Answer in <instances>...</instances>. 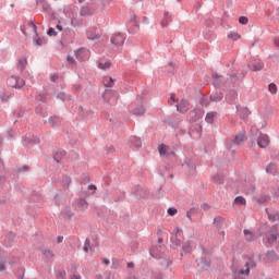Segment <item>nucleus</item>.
<instances>
[{
    "label": "nucleus",
    "instance_id": "e433bc0d",
    "mask_svg": "<svg viewBox=\"0 0 279 279\" xmlns=\"http://www.w3.org/2000/svg\"><path fill=\"white\" fill-rule=\"evenodd\" d=\"M78 207L81 208V210L88 209V202H86V199L84 198H81L78 202Z\"/></svg>",
    "mask_w": 279,
    "mask_h": 279
},
{
    "label": "nucleus",
    "instance_id": "4d7b16f0",
    "mask_svg": "<svg viewBox=\"0 0 279 279\" xmlns=\"http://www.w3.org/2000/svg\"><path fill=\"white\" fill-rule=\"evenodd\" d=\"M47 34H48V36H58V32H56V28H53V27H50L47 31Z\"/></svg>",
    "mask_w": 279,
    "mask_h": 279
},
{
    "label": "nucleus",
    "instance_id": "c85d7f7f",
    "mask_svg": "<svg viewBox=\"0 0 279 279\" xmlns=\"http://www.w3.org/2000/svg\"><path fill=\"white\" fill-rule=\"evenodd\" d=\"M8 264V258L5 255L0 253V271H5V265Z\"/></svg>",
    "mask_w": 279,
    "mask_h": 279
},
{
    "label": "nucleus",
    "instance_id": "c756f323",
    "mask_svg": "<svg viewBox=\"0 0 279 279\" xmlns=\"http://www.w3.org/2000/svg\"><path fill=\"white\" fill-rule=\"evenodd\" d=\"M133 114L135 117H143V114H145V107H143V105H141L140 107L135 108L133 110Z\"/></svg>",
    "mask_w": 279,
    "mask_h": 279
},
{
    "label": "nucleus",
    "instance_id": "72a5a7b5",
    "mask_svg": "<svg viewBox=\"0 0 279 279\" xmlns=\"http://www.w3.org/2000/svg\"><path fill=\"white\" fill-rule=\"evenodd\" d=\"M234 204H236L238 206H245V204H246L245 197H243V196L235 197Z\"/></svg>",
    "mask_w": 279,
    "mask_h": 279
},
{
    "label": "nucleus",
    "instance_id": "a211bd4d",
    "mask_svg": "<svg viewBox=\"0 0 279 279\" xmlns=\"http://www.w3.org/2000/svg\"><path fill=\"white\" fill-rule=\"evenodd\" d=\"M244 236H245V241H248V243H252V241H254L256 239V235L254 234V232L244 229L243 230Z\"/></svg>",
    "mask_w": 279,
    "mask_h": 279
},
{
    "label": "nucleus",
    "instance_id": "37998d69",
    "mask_svg": "<svg viewBox=\"0 0 279 279\" xmlns=\"http://www.w3.org/2000/svg\"><path fill=\"white\" fill-rule=\"evenodd\" d=\"M19 76H11L8 78V84L9 86H11V88H14V86L16 85Z\"/></svg>",
    "mask_w": 279,
    "mask_h": 279
},
{
    "label": "nucleus",
    "instance_id": "58836bf2",
    "mask_svg": "<svg viewBox=\"0 0 279 279\" xmlns=\"http://www.w3.org/2000/svg\"><path fill=\"white\" fill-rule=\"evenodd\" d=\"M36 114H40V117H47V111L43 109L41 106H37L35 109Z\"/></svg>",
    "mask_w": 279,
    "mask_h": 279
},
{
    "label": "nucleus",
    "instance_id": "a19ab883",
    "mask_svg": "<svg viewBox=\"0 0 279 279\" xmlns=\"http://www.w3.org/2000/svg\"><path fill=\"white\" fill-rule=\"evenodd\" d=\"M47 260H53V253L49 250L41 251Z\"/></svg>",
    "mask_w": 279,
    "mask_h": 279
},
{
    "label": "nucleus",
    "instance_id": "ddd939ff",
    "mask_svg": "<svg viewBox=\"0 0 279 279\" xmlns=\"http://www.w3.org/2000/svg\"><path fill=\"white\" fill-rule=\"evenodd\" d=\"M66 156V151L63 149H57L52 153V158L56 162H60Z\"/></svg>",
    "mask_w": 279,
    "mask_h": 279
},
{
    "label": "nucleus",
    "instance_id": "412c9836",
    "mask_svg": "<svg viewBox=\"0 0 279 279\" xmlns=\"http://www.w3.org/2000/svg\"><path fill=\"white\" fill-rule=\"evenodd\" d=\"M215 117H217V112L216 111L208 112L206 114V117H205L206 123H209V124L215 123Z\"/></svg>",
    "mask_w": 279,
    "mask_h": 279
},
{
    "label": "nucleus",
    "instance_id": "603ef678",
    "mask_svg": "<svg viewBox=\"0 0 279 279\" xmlns=\"http://www.w3.org/2000/svg\"><path fill=\"white\" fill-rule=\"evenodd\" d=\"M89 250H93V248L90 247V240L86 239L85 242H84L83 251H84V252H88Z\"/></svg>",
    "mask_w": 279,
    "mask_h": 279
},
{
    "label": "nucleus",
    "instance_id": "09e8293b",
    "mask_svg": "<svg viewBox=\"0 0 279 279\" xmlns=\"http://www.w3.org/2000/svg\"><path fill=\"white\" fill-rule=\"evenodd\" d=\"M268 260H278V255H276V252L271 251L267 253Z\"/></svg>",
    "mask_w": 279,
    "mask_h": 279
},
{
    "label": "nucleus",
    "instance_id": "49530a36",
    "mask_svg": "<svg viewBox=\"0 0 279 279\" xmlns=\"http://www.w3.org/2000/svg\"><path fill=\"white\" fill-rule=\"evenodd\" d=\"M71 25H72V27H80V25H82V20H80L77 17H72Z\"/></svg>",
    "mask_w": 279,
    "mask_h": 279
},
{
    "label": "nucleus",
    "instance_id": "3c124183",
    "mask_svg": "<svg viewBox=\"0 0 279 279\" xmlns=\"http://www.w3.org/2000/svg\"><path fill=\"white\" fill-rule=\"evenodd\" d=\"M57 279H66V271L59 270L56 272Z\"/></svg>",
    "mask_w": 279,
    "mask_h": 279
},
{
    "label": "nucleus",
    "instance_id": "bf43d9fd",
    "mask_svg": "<svg viewBox=\"0 0 279 279\" xmlns=\"http://www.w3.org/2000/svg\"><path fill=\"white\" fill-rule=\"evenodd\" d=\"M171 242L174 243L175 245H180V240H178L177 233L171 236Z\"/></svg>",
    "mask_w": 279,
    "mask_h": 279
},
{
    "label": "nucleus",
    "instance_id": "393cba45",
    "mask_svg": "<svg viewBox=\"0 0 279 279\" xmlns=\"http://www.w3.org/2000/svg\"><path fill=\"white\" fill-rule=\"evenodd\" d=\"M131 145L140 149V147H143V142H141L140 137L133 136L131 137Z\"/></svg>",
    "mask_w": 279,
    "mask_h": 279
},
{
    "label": "nucleus",
    "instance_id": "a878e982",
    "mask_svg": "<svg viewBox=\"0 0 279 279\" xmlns=\"http://www.w3.org/2000/svg\"><path fill=\"white\" fill-rule=\"evenodd\" d=\"M236 110L238 112H241V114H243V119H245V117H250L251 114L250 109H247V107L236 106Z\"/></svg>",
    "mask_w": 279,
    "mask_h": 279
},
{
    "label": "nucleus",
    "instance_id": "6ab92c4d",
    "mask_svg": "<svg viewBox=\"0 0 279 279\" xmlns=\"http://www.w3.org/2000/svg\"><path fill=\"white\" fill-rule=\"evenodd\" d=\"M238 94L235 90H231L227 94L226 99L228 104H234V100L236 99Z\"/></svg>",
    "mask_w": 279,
    "mask_h": 279
},
{
    "label": "nucleus",
    "instance_id": "2f4dec72",
    "mask_svg": "<svg viewBox=\"0 0 279 279\" xmlns=\"http://www.w3.org/2000/svg\"><path fill=\"white\" fill-rule=\"evenodd\" d=\"M277 168H276V163L270 162L267 167H266V173H269L270 175H274V173H276Z\"/></svg>",
    "mask_w": 279,
    "mask_h": 279
},
{
    "label": "nucleus",
    "instance_id": "0eeeda50",
    "mask_svg": "<svg viewBox=\"0 0 279 279\" xmlns=\"http://www.w3.org/2000/svg\"><path fill=\"white\" fill-rule=\"evenodd\" d=\"M124 43L125 35L118 33L111 36V45H114V47H123Z\"/></svg>",
    "mask_w": 279,
    "mask_h": 279
},
{
    "label": "nucleus",
    "instance_id": "a18cd8bd",
    "mask_svg": "<svg viewBox=\"0 0 279 279\" xmlns=\"http://www.w3.org/2000/svg\"><path fill=\"white\" fill-rule=\"evenodd\" d=\"M23 86H25V80L17 76V81L14 85V88L19 89V88H23Z\"/></svg>",
    "mask_w": 279,
    "mask_h": 279
},
{
    "label": "nucleus",
    "instance_id": "c03bdc74",
    "mask_svg": "<svg viewBox=\"0 0 279 279\" xmlns=\"http://www.w3.org/2000/svg\"><path fill=\"white\" fill-rule=\"evenodd\" d=\"M220 77H221V75H219V74H214L213 75L215 88H219L221 86V83H219Z\"/></svg>",
    "mask_w": 279,
    "mask_h": 279
},
{
    "label": "nucleus",
    "instance_id": "6e6552de",
    "mask_svg": "<svg viewBox=\"0 0 279 279\" xmlns=\"http://www.w3.org/2000/svg\"><path fill=\"white\" fill-rule=\"evenodd\" d=\"M76 60H88L90 58V50L86 48H80L75 52Z\"/></svg>",
    "mask_w": 279,
    "mask_h": 279
},
{
    "label": "nucleus",
    "instance_id": "9d476101",
    "mask_svg": "<svg viewBox=\"0 0 279 279\" xmlns=\"http://www.w3.org/2000/svg\"><path fill=\"white\" fill-rule=\"evenodd\" d=\"M204 117V111L202 109H195L194 111L190 112V121L192 123L197 122L198 120L203 119Z\"/></svg>",
    "mask_w": 279,
    "mask_h": 279
},
{
    "label": "nucleus",
    "instance_id": "6e6d98bb",
    "mask_svg": "<svg viewBox=\"0 0 279 279\" xmlns=\"http://www.w3.org/2000/svg\"><path fill=\"white\" fill-rule=\"evenodd\" d=\"M168 215H170V217H174V215H178V209L173 207L168 208Z\"/></svg>",
    "mask_w": 279,
    "mask_h": 279
},
{
    "label": "nucleus",
    "instance_id": "4be33fe9",
    "mask_svg": "<svg viewBox=\"0 0 279 279\" xmlns=\"http://www.w3.org/2000/svg\"><path fill=\"white\" fill-rule=\"evenodd\" d=\"M171 23V14L169 12L163 13V20L161 21V27H167Z\"/></svg>",
    "mask_w": 279,
    "mask_h": 279
},
{
    "label": "nucleus",
    "instance_id": "4468645a",
    "mask_svg": "<svg viewBox=\"0 0 279 279\" xmlns=\"http://www.w3.org/2000/svg\"><path fill=\"white\" fill-rule=\"evenodd\" d=\"M178 112H181V114H184L185 112H189V101L182 99L179 105H177Z\"/></svg>",
    "mask_w": 279,
    "mask_h": 279
},
{
    "label": "nucleus",
    "instance_id": "f8f14e48",
    "mask_svg": "<svg viewBox=\"0 0 279 279\" xmlns=\"http://www.w3.org/2000/svg\"><path fill=\"white\" fill-rule=\"evenodd\" d=\"M34 34L33 43L36 47H43L44 45H47V39H45V37H39L38 32Z\"/></svg>",
    "mask_w": 279,
    "mask_h": 279
},
{
    "label": "nucleus",
    "instance_id": "cd10ccee",
    "mask_svg": "<svg viewBox=\"0 0 279 279\" xmlns=\"http://www.w3.org/2000/svg\"><path fill=\"white\" fill-rule=\"evenodd\" d=\"M26 66H27V58H21L17 63L19 71H25Z\"/></svg>",
    "mask_w": 279,
    "mask_h": 279
},
{
    "label": "nucleus",
    "instance_id": "69168bd1",
    "mask_svg": "<svg viewBox=\"0 0 279 279\" xmlns=\"http://www.w3.org/2000/svg\"><path fill=\"white\" fill-rule=\"evenodd\" d=\"M119 267V259L113 258L112 259V269H117Z\"/></svg>",
    "mask_w": 279,
    "mask_h": 279
},
{
    "label": "nucleus",
    "instance_id": "f257e3e1",
    "mask_svg": "<svg viewBox=\"0 0 279 279\" xmlns=\"http://www.w3.org/2000/svg\"><path fill=\"white\" fill-rule=\"evenodd\" d=\"M245 138V134L239 133L238 135H235L234 140H227L225 145L227 149L234 154V151H236V149L239 148V145H241V143H244Z\"/></svg>",
    "mask_w": 279,
    "mask_h": 279
},
{
    "label": "nucleus",
    "instance_id": "2eb2a0df",
    "mask_svg": "<svg viewBox=\"0 0 279 279\" xmlns=\"http://www.w3.org/2000/svg\"><path fill=\"white\" fill-rule=\"evenodd\" d=\"M61 186L66 191L71 186V177L62 174L61 177Z\"/></svg>",
    "mask_w": 279,
    "mask_h": 279
},
{
    "label": "nucleus",
    "instance_id": "13d9d810",
    "mask_svg": "<svg viewBox=\"0 0 279 279\" xmlns=\"http://www.w3.org/2000/svg\"><path fill=\"white\" fill-rule=\"evenodd\" d=\"M228 38H232V40H239V38H241V36H239V34H236V33H230L228 35Z\"/></svg>",
    "mask_w": 279,
    "mask_h": 279
},
{
    "label": "nucleus",
    "instance_id": "8fccbe9b",
    "mask_svg": "<svg viewBox=\"0 0 279 279\" xmlns=\"http://www.w3.org/2000/svg\"><path fill=\"white\" fill-rule=\"evenodd\" d=\"M258 204H265L266 202H269V196L263 194L257 198Z\"/></svg>",
    "mask_w": 279,
    "mask_h": 279
},
{
    "label": "nucleus",
    "instance_id": "79ce46f5",
    "mask_svg": "<svg viewBox=\"0 0 279 279\" xmlns=\"http://www.w3.org/2000/svg\"><path fill=\"white\" fill-rule=\"evenodd\" d=\"M81 16H90V8L89 7H82Z\"/></svg>",
    "mask_w": 279,
    "mask_h": 279
},
{
    "label": "nucleus",
    "instance_id": "f704fd0d",
    "mask_svg": "<svg viewBox=\"0 0 279 279\" xmlns=\"http://www.w3.org/2000/svg\"><path fill=\"white\" fill-rule=\"evenodd\" d=\"M198 267H201L202 269H208V267H210V260L204 262V259H199Z\"/></svg>",
    "mask_w": 279,
    "mask_h": 279
},
{
    "label": "nucleus",
    "instance_id": "ea45409f",
    "mask_svg": "<svg viewBox=\"0 0 279 279\" xmlns=\"http://www.w3.org/2000/svg\"><path fill=\"white\" fill-rule=\"evenodd\" d=\"M266 213L268 215V219H270V221H279V214H269V209H266Z\"/></svg>",
    "mask_w": 279,
    "mask_h": 279
},
{
    "label": "nucleus",
    "instance_id": "7ed1b4c3",
    "mask_svg": "<svg viewBox=\"0 0 279 279\" xmlns=\"http://www.w3.org/2000/svg\"><path fill=\"white\" fill-rule=\"evenodd\" d=\"M102 99L106 101V104H110L111 106H114L117 104V100L119 99V94L117 92L106 88L102 94Z\"/></svg>",
    "mask_w": 279,
    "mask_h": 279
},
{
    "label": "nucleus",
    "instance_id": "774afa93",
    "mask_svg": "<svg viewBox=\"0 0 279 279\" xmlns=\"http://www.w3.org/2000/svg\"><path fill=\"white\" fill-rule=\"evenodd\" d=\"M70 279H82V276L72 274V275L70 276Z\"/></svg>",
    "mask_w": 279,
    "mask_h": 279
},
{
    "label": "nucleus",
    "instance_id": "473e14b6",
    "mask_svg": "<svg viewBox=\"0 0 279 279\" xmlns=\"http://www.w3.org/2000/svg\"><path fill=\"white\" fill-rule=\"evenodd\" d=\"M221 99H223V94L221 93H216L210 96V101H215L216 104L221 101Z\"/></svg>",
    "mask_w": 279,
    "mask_h": 279
},
{
    "label": "nucleus",
    "instance_id": "dca6fc26",
    "mask_svg": "<svg viewBox=\"0 0 279 279\" xmlns=\"http://www.w3.org/2000/svg\"><path fill=\"white\" fill-rule=\"evenodd\" d=\"M49 123L52 125V128H60V123H62V120L58 116H53L49 118Z\"/></svg>",
    "mask_w": 279,
    "mask_h": 279
},
{
    "label": "nucleus",
    "instance_id": "338daca9",
    "mask_svg": "<svg viewBox=\"0 0 279 279\" xmlns=\"http://www.w3.org/2000/svg\"><path fill=\"white\" fill-rule=\"evenodd\" d=\"M66 60L70 64H75V59H73V57L68 56Z\"/></svg>",
    "mask_w": 279,
    "mask_h": 279
},
{
    "label": "nucleus",
    "instance_id": "20e7f679",
    "mask_svg": "<svg viewBox=\"0 0 279 279\" xmlns=\"http://www.w3.org/2000/svg\"><path fill=\"white\" fill-rule=\"evenodd\" d=\"M266 236L267 243H269V245H274V243H276V241H278L279 239L278 226H272L270 230L266 233Z\"/></svg>",
    "mask_w": 279,
    "mask_h": 279
},
{
    "label": "nucleus",
    "instance_id": "7c9ffc66",
    "mask_svg": "<svg viewBox=\"0 0 279 279\" xmlns=\"http://www.w3.org/2000/svg\"><path fill=\"white\" fill-rule=\"evenodd\" d=\"M182 251L185 252V254H191V252H193V246L191 245V241H186L182 245Z\"/></svg>",
    "mask_w": 279,
    "mask_h": 279
},
{
    "label": "nucleus",
    "instance_id": "9b49d317",
    "mask_svg": "<svg viewBox=\"0 0 279 279\" xmlns=\"http://www.w3.org/2000/svg\"><path fill=\"white\" fill-rule=\"evenodd\" d=\"M159 155L160 156H166V158H171V156H175V151L170 150L169 146L161 144L159 146Z\"/></svg>",
    "mask_w": 279,
    "mask_h": 279
},
{
    "label": "nucleus",
    "instance_id": "c9c22d12",
    "mask_svg": "<svg viewBox=\"0 0 279 279\" xmlns=\"http://www.w3.org/2000/svg\"><path fill=\"white\" fill-rule=\"evenodd\" d=\"M265 66V64L263 63V62H257V63H255L254 65H253V69H252V71L254 72V73H256V72H258V71H263V68Z\"/></svg>",
    "mask_w": 279,
    "mask_h": 279
},
{
    "label": "nucleus",
    "instance_id": "052dcab7",
    "mask_svg": "<svg viewBox=\"0 0 279 279\" xmlns=\"http://www.w3.org/2000/svg\"><path fill=\"white\" fill-rule=\"evenodd\" d=\"M41 8H43V12H49V10H51V5H49V3L47 2L41 4Z\"/></svg>",
    "mask_w": 279,
    "mask_h": 279
},
{
    "label": "nucleus",
    "instance_id": "e2e57ef3",
    "mask_svg": "<svg viewBox=\"0 0 279 279\" xmlns=\"http://www.w3.org/2000/svg\"><path fill=\"white\" fill-rule=\"evenodd\" d=\"M28 26H29V27H33L34 34H36V33L38 32V27L36 26V24H35L34 22H29V23H28Z\"/></svg>",
    "mask_w": 279,
    "mask_h": 279
},
{
    "label": "nucleus",
    "instance_id": "de8ad7c7",
    "mask_svg": "<svg viewBox=\"0 0 279 279\" xmlns=\"http://www.w3.org/2000/svg\"><path fill=\"white\" fill-rule=\"evenodd\" d=\"M268 90H269V93H271V95H276V93H278V87L276 86V84L270 83L268 85Z\"/></svg>",
    "mask_w": 279,
    "mask_h": 279
},
{
    "label": "nucleus",
    "instance_id": "423d86ee",
    "mask_svg": "<svg viewBox=\"0 0 279 279\" xmlns=\"http://www.w3.org/2000/svg\"><path fill=\"white\" fill-rule=\"evenodd\" d=\"M24 147H34V145H40V137L35 135H26L22 141Z\"/></svg>",
    "mask_w": 279,
    "mask_h": 279
},
{
    "label": "nucleus",
    "instance_id": "5701e85b",
    "mask_svg": "<svg viewBox=\"0 0 279 279\" xmlns=\"http://www.w3.org/2000/svg\"><path fill=\"white\" fill-rule=\"evenodd\" d=\"M98 69H100L101 71H108V69H110L112 66V63H110V61H105V62H98L97 63Z\"/></svg>",
    "mask_w": 279,
    "mask_h": 279
},
{
    "label": "nucleus",
    "instance_id": "39448f33",
    "mask_svg": "<svg viewBox=\"0 0 279 279\" xmlns=\"http://www.w3.org/2000/svg\"><path fill=\"white\" fill-rule=\"evenodd\" d=\"M257 134H258V136H257L258 147H260V149H267V147H269V143H270L269 135L264 134L259 131H257Z\"/></svg>",
    "mask_w": 279,
    "mask_h": 279
},
{
    "label": "nucleus",
    "instance_id": "f3484780",
    "mask_svg": "<svg viewBox=\"0 0 279 279\" xmlns=\"http://www.w3.org/2000/svg\"><path fill=\"white\" fill-rule=\"evenodd\" d=\"M102 84H104L105 88L111 89L112 86H114V81L110 76H105L102 80Z\"/></svg>",
    "mask_w": 279,
    "mask_h": 279
},
{
    "label": "nucleus",
    "instance_id": "680f3d73",
    "mask_svg": "<svg viewBox=\"0 0 279 279\" xmlns=\"http://www.w3.org/2000/svg\"><path fill=\"white\" fill-rule=\"evenodd\" d=\"M170 106H173L175 104V94H171L170 99L168 100Z\"/></svg>",
    "mask_w": 279,
    "mask_h": 279
},
{
    "label": "nucleus",
    "instance_id": "aec40b11",
    "mask_svg": "<svg viewBox=\"0 0 279 279\" xmlns=\"http://www.w3.org/2000/svg\"><path fill=\"white\" fill-rule=\"evenodd\" d=\"M129 25H131V27H133V31L129 28L130 34H134V32H136V29H138V24H136V15H133V17L129 22Z\"/></svg>",
    "mask_w": 279,
    "mask_h": 279
},
{
    "label": "nucleus",
    "instance_id": "f03ea898",
    "mask_svg": "<svg viewBox=\"0 0 279 279\" xmlns=\"http://www.w3.org/2000/svg\"><path fill=\"white\" fill-rule=\"evenodd\" d=\"M256 267V262L254 259H248L245 263V269L233 270L234 279H245L243 276H250V270Z\"/></svg>",
    "mask_w": 279,
    "mask_h": 279
},
{
    "label": "nucleus",
    "instance_id": "1a4fd4ad",
    "mask_svg": "<svg viewBox=\"0 0 279 279\" xmlns=\"http://www.w3.org/2000/svg\"><path fill=\"white\" fill-rule=\"evenodd\" d=\"M88 40H99L101 38V33L96 27H92L87 31Z\"/></svg>",
    "mask_w": 279,
    "mask_h": 279
},
{
    "label": "nucleus",
    "instance_id": "bb28decb",
    "mask_svg": "<svg viewBox=\"0 0 279 279\" xmlns=\"http://www.w3.org/2000/svg\"><path fill=\"white\" fill-rule=\"evenodd\" d=\"M223 221H226V219H223V217L216 216L214 218V226H216V228H221L223 226Z\"/></svg>",
    "mask_w": 279,
    "mask_h": 279
},
{
    "label": "nucleus",
    "instance_id": "b1692460",
    "mask_svg": "<svg viewBox=\"0 0 279 279\" xmlns=\"http://www.w3.org/2000/svg\"><path fill=\"white\" fill-rule=\"evenodd\" d=\"M160 250H162V246H153L150 248V256H153V258H158V256H160Z\"/></svg>",
    "mask_w": 279,
    "mask_h": 279
},
{
    "label": "nucleus",
    "instance_id": "864d4df0",
    "mask_svg": "<svg viewBox=\"0 0 279 279\" xmlns=\"http://www.w3.org/2000/svg\"><path fill=\"white\" fill-rule=\"evenodd\" d=\"M239 23L241 25H247V23H250V20L247 19V16H240L239 17Z\"/></svg>",
    "mask_w": 279,
    "mask_h": 279
},
{
    "label": "nucleus",
    "instance_id": "0e129e2a",
    "mask_svg": "<svg viewBox=\"0 0 279 279\" xmlns=\"http://www.w3.org/2000/svg\"><path fill=\"white\" fill-rule=\"evenodd\" d=\"M0 99H1V101H8V100L10 99V95L2 94V95L0 96Z\"/></svg>",
    "mask_w": 279,
    "mask_h": 279
},
{
    "label": "nucleus",
    "instance_id": "4c0bfd02",
    "mask_svg": "<svg viewBox=\"0 0 279 279\" xmlns=\"http://www.w3.org/2000/svg\"><path fill=\"white\" fill-rule=\"evenodd\" d=\"M57 99H60L61 101H69V99H71V96L65 95L64 92H61L57 95Z\"/></svg>",
    "mask_w": 279,
    "mask_h": 279
},
{
    "label": "nucleus",
    "instance_id": "5fc2aeb1",
    "mask_svg": "<svg viewBox=\"0 0 279 279\" xmlns=\"http://www.w3.org/2000/svg\"><path fill=\"white\" fill-rule=\"evenodd\" d=\"M160 265H162V267H165L167 269L168 267H170L171 260H169V259H161L160 260Z\"/></svg>",
    "mask_w": 279,
    "mask_h": 279
}]
</instances>
